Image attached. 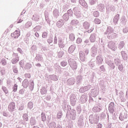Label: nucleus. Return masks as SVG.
Masks as SVG:
<instances>
[{"instance_id": "nucleus-21", "label": "nucleus", "mask_w": 128, "mask_h": 128, "mask_svg": "<svg viewBox=\"0 0 128 128\" xmlns=\"http://www.w3.org/2000/svg\"><path fill=\"white\" fill-rule=\"evenodd\" d=\"M3 116H8V114H6V112H3Z\"/></svg>"}, {"instance_id": "nucleus-6", "label": "nucleus", "mask_w": 128, "mask_h": 128, "mask_svg": "<svg viewBox=\"0 0 128 128\" xmlns=\"http://www.w3.org/2000/svg\"><path fill=\"white\" fill-rule=\"evenodd\" d=\"M84 28L88 30V28H90V24H88V22H84Z\"/></svg>"}, {"instance_id": "nucleus-13", "label": "nucleus", "mask_w": 128, "mask_h": 128, "mask_svg": "<svg viewBox=\"0 0 128 128\" xmlns=\"http://www.w3.org/2000/svg\"><path fill=\"white\" fill-rule=\"evenodd\" d=\"M69 38L71 40H74V34H70Z\"/></svg>"}, {"instance_id": "nucleus-28", "label": "nucleus", "mask_w": 128, "mask_h": 128, "mask_svg": "<svg viewBox=\"0 0 128 128\" xmlns=\"http://www.w3.org/2000/svg\"><path fill=\"white\" fill-rule=\"evenodd\" d=\"M20 20H18V24H20Z\"/></svg>"}, {"instance_id": "nucleus-27", "label": "nucleus", "mask_w": 128, "mask_h": 128, "mask_svg": "<svg viewBox=\"0 0 128 128\" xmlns=\"http://www.w3.org/2000/svg\"><path fill=\"white\" fill-rule=\"evenodd\" d=\"M8 91L7 90L5 91V94H8Z\"/></svg>"}, {"instance_id": "nucleus-12", "label": "nucleus", "mask_w": 128, "mask_h": 128, "mask_svg": "<svg viewBox=\"0 0 128 128\" xmlns=\"http://www.w3.org/2000/svg\"><path fill=\"white\" fill-rule=\"evenodd\" d=\"M42 122H45V120H46V118L44 114H42Z\"/></svg>"}, {"instance_id": "nucleus-4", "label": "nucleus", "mask_w": 128, "mask_h": 128, "mask_svg": "<svg viewBox=\"0 0 128 128\" xmlns=\"http://www.w3.org/2000/svg\"><path fill=\"white\" fill-rule=\"evenodd\" d=\"M74 50H76V46L72 45L69 48L68 52L70 54H72V52H74Z\"/></svg>"}, {"instance_id": "nucleus-2", "label": "nucleus", "mask_w": 128, "mask_h": 128, "mask_svg": "<svg viewBox=\"0 0 128 128\" xmlns=\"http://www.w3.org/2000/svg\"><path fill=\"white\" fill-rule=\"evenodd\" d=\"M14 108H16V104H14V102L10 103L8 107V110H10V112H14Z\"/></svg>"}, {"instance_id": "nucleus-22", "label": "nucleus", "mask_w": 128, "mask_h": 128, "mask_svg": "<svg viewBox=\"0 0 128 128\" xmlns=\"http://www.w3.org/2000/svg\"><path fill=\"white\" fill-rule=\"evenodd\" d=\"M48 34H46V32H44L43 34H42V36H47Z\"/></svg>"}, {"instance_id": "nucleus-11", "label": "nucleus", "mask_w": 128, "mask_h": 128, "mask_svg": "<svg viewBox=\"0 0 128 128\" xmlns=\"http://www.w3.org/2000/svg\"><path fill=\"white\" fill-rule=\"evenodd\" d=\"M23 118H24V120L28 122V114H24L23 116Z\"/></svg>"}, {"instance_id": "nucleus-24", "label": "nucleus", "mask_w": 128, "mask_h": 128, "mask_svg": "<svg viewBox=\"0 0 128 128\" xmlns=\"http://www.w3.org/2000/svg\"><path fill=\"white\" fill-rule=\"evenodd\" d=\"M35 36H36L37 37L40 36V35L38 34V32L35 33Z\"/></svg>"}, {"instance_id": "nucleus-26", "label": "nucleus", "mask_w": 128, "mask_h": 128, "mask_svg": "<svg viewBox=\"0 0 128 128\" xmlns=\"http://www.w3.org/2000/svg\"><path fill=\"white\" fill-rule=\"evenodd\" d=\"M72 2H76V0H71Z\"/></svg>"}, {"instance_id": "nucleus-20", "label": "nucleus", "mask_w": 128, "mask_h": 128, "mask_svg": "<svg viewBox=\"0 0 128 128\" xmlns=\"http://www.w3.org/2000/svg\"><path fill=\"white\" fill-rule=\"evenodd\" d=\"M24 106H22L19 107V110H24Z\"/></svg>"}, {"instance_id": "nucleus-19", "label": "nucleus", "mask_w": 128, "mask_h": 128, "mask_svg": "<svg viewBox=\"0 0 128 128\" xmlns=\"http://www.w3.org/2000/svg\"><path fill=\"white\" fill-rule=\"evenodd\" d=\"M62 113H58L57 115V116L58 118H62Z\"/></svg>"}, {"instance_id": "nucleus-10", "label": "nucleus", "mask_w": 128, "mask_h": 128, "mask_svg": "<svg viewBox=\"0 0 128 128\" xmlns=\"http://www.w3.org/2000/svg\"><path fill=\"white\" fill-rule=\"evenodd\" d=\"M60 65L62 66H66L68 65V62H66V61H63L61 62Z\"/></svg>"}, {"instance_id": "nucleus-8", "label": "nucleus", "mask_w": 128, "mask_h": 128, "mask_svg": "<svg viewBox=\"0 0 128 128\" xmlns=\"http://www.w3.org/2000/svg\"><path fill=\"white\" fill-rule=\"evenodd\" d=\"M90 40L91 42H96V36H90Z\"/></svg>"}, {"instance_id": "nucleus-1", "label": "nucleus", "mask_w": 128, "mask_h": 128, "mask_svg": "<svg viewBox=\"0 0 128 128\" xmlns=\"http://www.w3.org/2000/svg\"><path fill=\"white\" fill-rule=\"evenodd\" d=\"M12 62L13 64H16V62H18L20 60V57L18 54L13 53L12 54Z\"/></svg>"}, {"instance_id": "nucleus-15", "label": "nucleus", "mask_w": 128, "mask_h": 128, "mask_svg": "<svg viewBox=\"0 0 128 128\" xmlns=\"http://www.w3.org/2000/svg\"><path fill=\"white\" fill-rule=\"evenodd\" d=\"M62 56H64V52H58V56L59 58H62Z\"/></svg>"}, {"instance_id": "nucleus-23", "label": "nucleus", "mask_w": 128, "mask_h": 128, "mask_svg": "<svg viewBox=\"0 0 128 128\" xmlns=\"http://www.w3.org/2000/svg\"><path fill=\"white\" fill-rule=\"evenodd\" d=\"M79 2L82 6H84V4L82 2V0H79Z\"/></svg>"}, {"instance_id": "nucleus-5", "label": "nucleus", "mask_w": 128, "mask_h": 128, "mask_svg": "<svg viewBox=\"0 0 128 128\" xmlns=\"http://www.w3.org/2000/svg\"><path fill=\"white\" fill-rule=\"evenodd\" d=\"M22 86L24 88H28V80H25L22 82Z\"/></svg>"}, {"instance_id": "nucleus-16", "label": "nucleus", "mask_w": 128, "mask_h": 128, "mask_svg": "<svg viewBox=\"0 0 128 128\" xmlns=\"http://www.w3.org/2000/svg\"><path fill=\"white\" fill-rule=\"evenodd\" d=\"M2 66H6V60L2 59Z\"/></svg>"}, {"instance_id": "nucleus-29", "label": "nucleus", "mask_w": 128, "mask_h": 128, "mask_svg": "<svg viewBox=\"0 0 128 128\" xmlns=\"http://www.w3.org/2000/svg\"><path fill=\"white\" fill-rule=\"evenodd\" d=\"M18 50H20V48H18Z\"/></svg>"}, {"instance_id": "nucleus-18", "label": "nucleus", "mask_w": 128, "mask_h": 128, "mask_svg": "<svg viewBox=\"0 0 128 128\" xmlns=\"http://www.w3.org/2000/svg\"><path fill=\"white\" fill-rule=\"evenodd\" d=\"M94 16L96 18H98V11L94 12Z\"/></svg>"}, {"instance_id": "nucleus-14", "label": "nucleus", "mask_w": 128, "mask_h": 128, "mask_svg": "<svg viewBox=\"0 0 128 128\" xmlns=\"http://www.w3.org/2000/svg\"><path fill=\"white\" fill-rule=\"evenodd\" d=\"M16 90H18V85L16 84H15L14 86L13 92H16Z\"/></svg>"}, {"instance_id": "nucleus-9", "label": "nucleus", "mask_w": 128, "mask_h": 128, "mask_svg": "<svg viewBox=\"0 0 128 128\" xmlns=\"http://www.w3.org/2000/svg\"><path fill=\"white\" fill-rule=\"evenodd\" d=\"M94 22L96 24H100V20L98 18H95Z\"/></svg>"}, {"instance_id": "nucleus-7", "label": "nucleus", "mask_w": 128, "mask_h": 128, "mask_svg": "<svg viewBox=\"0 0 128 128\" xmlns=\"http://www.w3.org/2000/svg\"><path fill=\"white\" fill-rule=\"evenodd\" d=\"M32 26V22H27L25 24L26 28H30V26Z\"/></svg>"}, {"instance_id": "nucleus-3", "label": "nucleus", "mask_w": 128, "mask_h": 128, "mask_svg": "<svg viewBox=\"0 0 128 128\" xmlns=\"http://www.w3.org/2000/svg\"><path fill=\"white\" fill-rule=\"evenodd\" d=\"M20 34V32L16 30L14 32L11 34V36L12 38H18Z\"/></svg>"}, {"instance_id": "nucleus-25", "label": "nucleus", "mask_w": 128, "mask_h": 128, "mask_svg": "<svg viewBox=\"0 0 128 128\" xmlns=\"http://www.w3.org/2000/svg\"><path fill=\"white\" fill-rule=\"evenodd\" d=\"M14 72H15V74H16L18 72V70L16 69H14Z\"/></svg>"}, {"instance_id": "nucleus-17", "label": "nucleus", "mask_w": 128, "mask_h": 128, "mask_svg": "<svg viewBox=\"0 0 128 128\" xmlns=\"http://www.w3.org/2000/svg\"><path fill=\"white\" fill-rule=\"evenodd\" d=\"M82 41V39L80 38H78L76 40V43L78 44H81Z\"/></svg>"}]
</instances>
